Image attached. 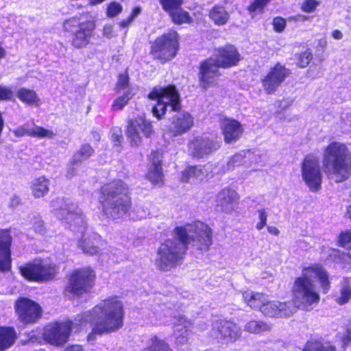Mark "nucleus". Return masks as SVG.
Listing matches in <instances>:
<instances>
[{
	"instance_id": "4468645a",
	"label": "nucleus",
	"mask_w": 351,
	"mask_h": 351,
	"mask_svg": "<svg viewBox=\"0 0 351 351\" xmlns=\"http://www.w3.org/2000/svg\"><path fill=\"white\" fill-rule=\"evenodd\" d=\"M302 178L312 191L321 189L322 175L319 158L312 154L306 155L301 163Z\"/></svg>"
},
{
	"instance_id": "c03bdc74",
	"label": "nucleus",
	"mask_w": 351,
	"mask_h": 351,
	"mask_svg": "<svg viewBox=\"0 0 351 351\" xmlns=\"http://www.w3.org/2000/svg\"><path fill=\"white\" fill-rule=\"evenodd\" d=\"M122 10V5L119 3L112 1L107 6L106 15L108 17L114 18L119 15Z\"/></svg>"
},
{
	"instance_id": "c756f323",
	"label": "nucleus",
	"mask_w": 351,
	"mask_h": 351,
	"mask_svg": "<svg viewBox=\"0 0 351 351\" xmlns=\"http://www.w3.org/2000/svg\"><path fill=\"white\" fill-rule=\"evenodd\" d=\"M17 339V334L12 326H0V351L12 347Z\"/></svg>"
},
{
	"instance_id": "680f3d73",
	"label": "nucleus",
	"mask_w": 351,
	"mask_h": 351,
	"mask_svg": "<svg viewBox=\"0 0 351 351\" xmlns=\"http://www.w3.org/2000/svg\"><path fill=\"white\" fill-rule=\"evenodd\" d=\"M332 36L335 38V39H337V40H340L343 37V34L342 33L338 30V29H335L334 31H332Z\"/></svg>"
},
{
	"instance_id": "0e129e2a",
	"label": "nucleus",
	"mask_w": 351,
	"mask_h": 351,
	"mask_svg": "<svg viewBox=\"0 0 351 351\" xmlns=\"http://www.w3.org/2000/svg\"><path fill=\"white\" fill-rule=\"evenodd\" d=\"M5 56V50L0 45V60Z\"/></svg>"
},
{
	"instance_id": "603ef678",
	"label": "nucleus",
	"mask_w": 351,
	"mask_h": 351,
	"mask_svg": "<svg viewBox=\"0 0 351 351\" xmlns=\"http://www.w3.org/2000/svg\"><path fill=\"white\" fill-rule=\"evenodd\" d=\"M112 139L114 142L121 143L123 139V135L121 130L119 128L114 131L112 134Z\"/></svg>"
},
{
	"instance_id": "20e7f679",
	"label": "nucleus",
	"mask_w": 351,
	"mask_h": 351,
	"mask_svg": "<svg viewBox=\"0 0 351 351\" xmlns=\"http://www.w3.org/2000/svg\"><path fill=\"white\" fill-rule=\"evenodd\" d=\"M214 56L215 58L209 57L202 60L198 66V84L204 90L218 86L221 76L219 69L235 67L242 59L238 49L231 44L215 49Z\"/></svg>"
},
{
	"instance_id": "c9c22d12",
	"label": "nucleus",
	"mask_w": 351,
	"mask_h": 351,
	"mask_svg": "<svg viewBox=\"0 0 351 351\" xmlns=\"http://www.w3.org/2000/svg\"><path fill=\"white\" fill-rule=\"evenodd\" d=\"M271 1V0H252L246 10L252 17H254L257 14H263Z\"/></svg>"
},
{
	"instance_id": "ddd939ff",
	"label": "nucleus",
	"mask_w": 351,
	"mask_h": 351,
	"mask_svg": "<svg viewBox=\"0 0 351 351\" xmlns=\"http://www.w3.org/2000/svg\"><path fill=\"white\" fill-rule=\"evenodd\" d=\"M73 326L71 320L51 322L44 328L43 338L51 345L62 346L68 341Z\"/></svg>"
},
{
	"instance_id": "3c124183",
	"label": "nucleus",
	"mask_w": 351,
	"mask_h": 351,
	"mask_svg": "<svg viewBox=\"0 0 351 351\" xmlns=\"http://www.w3.org/2000/svg\"><path fill=\"white\" fill-rule=\"evenodd\" d=\"M310 20V16L298 14L294 16L289 17V21L293 22H305Z\"/></svg>"
},
{
	"instance_id": "2eb2a0df",
	"label": "nucleus",
	"mask_w": 351,
	"mask_h": 351,
	"mask_svg": "<svg viewBox=\"0 0 351 351\" xmlns=\"http://www.w3.org/2000/svg\"><path fill=\"white\" fill-rule=\"evenodd\" d=\"M140 132L145 138H151L154 133L152 122L144 115L128 119L127 121L125 134L132 145L138 146L141 143Z\"/></svg>"
},
{
	"instance_id": "6e6d98bb",
	"label": "nucleus",
	"mask_w": 351,
	"mask_h": 351,
	"mask_svg": "<svg viewBox=\"0 0 351 351\" xmlns=\"http://www.w3.org/2000/svg\"><path fill=\"white\" fill-rule=\"evenodd\" d=\"M133 21L132 19L128 16L125 19H123L119 22V26L122 28L128 27Z\"/></svg>"
},
{
	"instance_id": "a878e982",
	"label": "nucleus",
	"mask_w": 351,
	"mask_h": 351,
	"mask_svg": "<svg viewBox=\"0 0 351 351\" xmlns=\"http://www.w3.org/2000/svg\"><path fill=\"white\" fill-rule=\"evenodd\" d=\"M14 134L16 137L28 136L38 138H51L55 136V134L52 130L45 129L43 127L38 125H36L32 129H29L25 125H21L14 130Z\"/></svg>"
},
{
	"instance_id": "69168bd1",
	"label": "nucleus",
	"mask_w": 351,
	"mask_h": 351,
	"mask_svg": "<svg viewBox=\"0 0 351 351\" xmlns=\"http://www.w3.org/2000/svg\"><path fill=\"white\" fill-rule=\"evenodd\" d=\"M346 215L351 220V204L349 205L347 208Z\"/></svg>"
},
{
	"instance_id": "49530a36",
	"label": "nucleus",
	"mask_w": 351,
	"mask_h": 351,
	"mask_svg": "<svg viewBox=\"0 0 351 351\" xmlns=\"http://www.w3.org/2000/svg\"><path fill=\"white\" fill-rule=\"evenodd\" d=\"M272 25L274 30L277 33H282L286 28V19L282 16H276L273 19Z\"/></svg>"
},
{
	"instance_id": "8fccbe9b",
	"label": "nucleus",
	"mask_w": 351,
	"mask_h": 351,
	"mask_svg": "<svg viewBox=\"0 0 351 351\" xmlns=\"http://www.w3.org/2000/svg\"><path fill=\"white\" fill-rule=\"evenodd\" d=\"M258 216L260 221L257 223L256 228L257 230H262L267 223V215L265 212V209H261L258 210Z\"/></svg>"
},
{
	"instance_id": "aec40b11",
	"label": "nucleus",
	"mask_w": 351,
	"mask_h": 351,
	"mask_svg": "<svg viewBox=\"0 0 351 351\" xmlns=\"http://www.w3.org/2000/svg\"><path fill=\"white\" fill-rule=\"evenodd\" d=\"M161 155L158 150L151 152V166L146 173V178L154 186H162L165 184V175L162 169Z\"/></svg>"
},
{
	"instance_id": "a19ab883",
	"label": "nucleus",
	"mask_w": 351,
	"mask_h": 351,
	"mask_svg": "<svg viewBox=\"0 0 351 351\" xmlns=\"http://www.w3.org/2000/svg\"><path fill=\"white\" fill-rule=\"evenodd\" d=\"M94 153L93 148L89 144H84L75 154L77 161H82L90 157Z\"/></svg>"
},
{
	"instance_id": "f257e3e1",
	"label": "nucleus",
	"mask_w": 351,
	"mask_h": 351,
	"mask_svg": "<svg viewBox=\"0 0 351 351\" xmlns=\"http://www.w3.org/2000/svg\"><path fill=\"white\" fill-rule=\"evenodd\" d=\"M173 233L174 239L164 240L156 250L155 265L160 271H169L180 266L191 242L201 252L208 251L213 243V230L199 221L176 226Z\"/></svg>"
},
{
	"instance_id": "cd10ccee",
	"label": "nucleus",
	"mask_w": 351,
	"mask_h": 351,
	"mask_svg": "<svg viewBox=\"0 0 351 351\" xmlns=\"http://www.w3.org/2000/svg\"><path fill=\"white\" fill-rule=\"evenodd\" d=\"M174 136L182 135L193 125V117L188 112L176 117L173 121Z\"/></svg>"
},
{
	"instance_id": "a211bd4d",
	"label": "nucleus",
	"mask_w": 351,
	"mask_h": 351,
	"mask_svg": "<svg viewBox=\"0 0 351 351\" xmlns=\"http://www.w3.org/2000/svg\"><path fill=\"white\" fill-rule=\"evenodd\" d=\"M11 230L0 229V271L7 273L12 266Z\"/></svg>"
},
{
	"instance_id": "e433bc0d",
	"label": "nucleus",
	"mask_w": 351,
	"mask_h": 351,
	"mask_svg": "<svg viewBox=\"0 0 351 351\" xmlns=\"http://www.w3.org/2000/svg\"><path fill=\"white\" fill-rule=\"evenodd\" d=\"M295 64L298 68L304 69L309 66L313 59V54L311 49L307 48L305 51L295 53Z\"/></svg>"
},
{
	"instance_id": "f3484780",
	"label": "nucleus",
	"mask_w": 351,
	"mask_h": 351,
	"mask_svg": "<svg viewBox=\"0 0 351 351\" xmlns=\"http://www.w3.org/2000/svg\"><path fill=\"white\" fill-rule=\"evenodd\" d=\"M162 10L168 14L173 23L177 25L191 24L193 19L182 9L184 0H158Z\"/></svg>"
},
{
	"instance_id": "052dcab7",
	"label": "nucleus",
	"mask_w": 351,
	"mask_h": 351,
	"mask_svg": "<svg viewBox=\"0 0 351 351\" xmlns=\"http://www.w3.org/2000/svg\"><path fill=\"white\" fill-rule=\"evenodd\" d=\"M267 231L271 234H274V235H278L279 233H280V231L279 230L275 227V226H268L267 227Z\"/></svg>"
},
{
	"instance_id": "39448f33",
	"label": "nucleus",
	"mask_w": 351,
	"mask_h": 351,
	"mask_svg": "<svg viewBox=\"0 0 351 351\" xmlns=\"http://www.w3.org/2000/svg\"><path fill=\"white\" fill-rule=\"evenodd\" d=\"M131 195L130 186L122 180L114 179L104 184L98 190L101 213L109 219L122 218L132 210Z\"/></svg>"
},
{
	"instance_id": "864d4df0",
	"label": "nucleus",
	"mask_w": 351,
	"mask_h": 351,
	"mask_svg": "<svg viewBox=\"0 0 351 351\" xmlns=\"http://www.w3.org/2000/svg\"><path fill=\"white\" fill-rule=\"evenodd\" d=\"M64 351H85L82 345L72 344L66 346Z\"/></svg>"
},
{
	"instance_id": "338daca9",
	"label": "nucleus",
	"mask_w": 351,
	"mask_h": 351,
	"mask_svg": "<svg viewBox=\"0 0 351 351\" xmlns=\"http://www.w3.org/2000/svg\"><path fill=\"white\" fill-rule=\"evenodd\" d=\"M106 30H108V31H109V33H110V32H111V27H110V26H105V27H104V34H106Z\"/></svg>"
},
{
	"instance_id": "2f4dec72",
	"label": "nucleus",
	"mask_w": 351,
	"mask_h": 351,
	"mask_svg": "<svg viewBox=\"0 0 351 351\" xmlns=\"http://www.w3.org/2000/svg\"><path fill=\"white\" fill-rule=\"evenodd\" d=\"M202 165H189L182 172L180 180L183 183H189L199 179L204 175Z\"/></svg>"
},
{
	"instance_id": "f03ea898",
	"label": "nucleus",
	"mask_w": 351,
	"mask_h": 351,
	"mask_svg": "<svg viewBox=\"0 0 351 351\" xmlns=\"http://www.w3.org/2000/svg\"><path fill=\"white\" fill-rule=\"evenodd\" d=\"M125 317L123 303L117 295H111L101 300L90 310L78 315L75 324L80 328L93 326L87 340L94 341L97 336L110 334L123 328Z\"/></svg>"
},
{
	"instance_id": "0eeeda50",
	"label": "nucleus",
	"mask_w": 351,
	"mask_h": 351,
	"mask_svg": "<svg viewBox=\"0 0 351 351\" xmlns=\"http://www.w3.org/2000/svg\"><path fill=\"white\" fill-rule=\"evenodd\" d=\"M149 55L152 60L165 64L176 58L180 49V36L175 29H169L149 42Z\"/></svg>"
},
{
	"instance_id": "4c0bfd02",
	"label": "nucleus",
	"mask_w": 351,
	"mask_h": 351,
	"mask_svg": "<svg viewBox=\"0 0 351 351\" xmlns=\"http://www.w3.org/2000/svg\"><path fill=\"white\" fill-rule=\"evenodd\" d=\"M143 351H173V350L165 340L154 336L152 338L151 344Z\"/></svg>"
},
{
	"instance_id": "7ed1b4c3",
	"label": "nucleus",
	"mask_w": 351,
	"mask_h": 351,
	"mask_svg": "<svg viewBox=\"0 0 351 351\" xmlns=\"http://www.w3.org/2000/svg\"><path fill=\"white\" fill-rule=\"evenodd\" d=\"M302 275L295 278L291 289V302L298 309L309 311L318 304L320 295L315 290L310 278L314 275L318 279L322 292L326 294L330 289L329 275L319 263L312 264L302 269Z\"/></svg>"
},
{
	"instance_id": "13d9d810",
	"label": "nucleus",
	"mask_w": 351,
	"mask_h": 351,
	"mask_svg": "<svg viewBox=\"0 0 351 351\" xmlns=\"http://www.w3.org/2000/svg\"><path fill=\"white\" fill-rule=\"evenodd\" d=\"M141 12V9L140 7H138V6L134 7L132 9V11L131 14L129 15V16L130 17V19H132L134 21V19L140 14Z\"/></svg>"
},
{
	"instance_id": "f704fd0d",
	"label": "nucleus",
	"mask_w": 351,
	"mask_h": 351,
	"mask_svg": "<svg viewBox=\"0 0 351 351\" xmlns=\"http://www.w3.org/2000/svg\"><path fill=\"white\" fill-rule=\"evenodd\" d=\"M244 329L250 333L259 334L270 330L271 328L263 321L253 319L250 320L245 324Z\"/></svg>"
},
{
	"instance_id": "de8ad7c7",
	"label": "nucleus",
	"mask_w": 351,
	"mask_h": 351,
	"mask_svg": "<svg viewBox=\"0 0 351 351\" xmlns=\"http://www.w3.org/2000/svg\"><path fill=\"white\" fill-rule=\"evenodd\" d=\"M14 99V92L11 88L0 85V101H11Z\"/></svg>"
},
{
	"instance_id": "473e14b6",
	"label": "nucleus",
	"mask_w": 351,
	"mask_h": 351,
	"mask_svg": "<svg viewBox=\"0 0 351 351\" xmlns=\"http://www.w3.org/2000/svg\"><path fill=\"white\" fill-rule=\"evenodd\" d=\"M16 96L23 104L28 106H38L39 98L35 90L27 88H21L17 90Z\"/></svg>"
},
{
	"instance_id": "b1692460",
	"label": "nucleus",
	"mask_w": 351,
	"mask_h": 351,
	"mask_svg": "<svg viewBox=\"0 0 351 351\" xmlns=\"http://www.w3.org/2000/svg\"><path fill=\"white\" fill-rule=\"evenodd\" d=\"M259 311L269 317H288L291 313L287 302L269 300L267 296Z\"/></svg>"
},
{
	"instance_id": "4d7b16f0",
	"label": "nucleus",
	"mask_w": 351,
	"mask_h": 351,
	"mask_svg": "<svg viewBox=\"0 0 351 351\" xmlns=\"http://www.w3.org/2000/svg\"><path fill=\"white\" fill-rule=\"evenodd\" d=\"M21 200L20 197L17 195H14L10 199V206L12 207H16L21 204Z\"/></svg>"
},
{
	"instance_id": "5701e85b",
	"label": "nucleus",
	"mask_w": 351,
	"mask_h": 351,
	"mask_svg": "<svg viewBox=\"0 0 351 351\" xmlns=\"http://www.w3.org/2000/svg\"><path fill=\"white\" fill-rule=\"evenodd\" d=\"M105 242L100 234L93 232L90 234H83L77 241V247L84 254L88 256H95L100 253L101 245Z\"/></svg>"
},
{
	"instance_id": "79ce46f5",
	"label": "nucleus",
	"mask_w": 351,
	"mask_h": 351,
	"mask_svg": "<svg viewBox=\"0 0 351 351\" xmlns=\"http://www.w3.org/2000/svg\"><path fill=\"white\" fill-rule=\"evenodd\" d=\"M319 5L320 2L318 0H304L300 8L302 12L309 14L315 12Z\"/></svg>"
},
{
	"instance_id": "c85d7f7f",
	"label": "nucleus",
	"mask_w": 351,
	"mask_h": 351,
	"mask_svg": "<svg viewBox=\"0 0 351 351\" xmlns=\"http://www.w3.org/2000/svg\"><path fill=\"white\" fill-rule=\"evenodd\" d=\"M267 295L262 292L252 291H245L242 293V298L244 303L252 309L260 311Z\"/></svg>"
},
{
	"instance_id": "09e8293b",
	"label": "nucleus",
	"mask_w": 351,
	"mask_h": 351,
	"mask_svg": "<svg viewBox=\"0 0 351 351\" xmlns=\"http://www.w3.org/2000/svg\"><path fill=\"white\" fill-rule=\"evenodd\" d=\"M129 75L128 71L125 70L124 73H119L118 75V80L116 86L120 89H124L128 86L129 84Z\"/></svg>"
},
{
	"instance_id": "dca6fc26",
	"label": "nucleus",
	"mask_w": 351,
	"mask_h": 351,
	"mask_svg": "<svg viewBox=\"0 0 351 351\" xmlns=\"http://www.w3.org/2000/svg\"><path fill=\"white\" fill-rule=\"evenodd\" d=\"M291 74V71L289 69L280 62L276 63L261 79L265 93L267 95L275 93Z\"/></svg>"
},
{
	"instance_id": "72a5a7b5",
	"label": "nucleus",
	"mask_w": 351,
	"mask_h": 351,
	"mask_svg": "<svg viewBox=\"0 0 351 351\" xmlns=\"http://www.w3.org/2000/svg\"><path fill=\"white\" fill-rule=\"evenodd\" d=\"M302 351H337L336 347L319 339H311L306 341Z\"/></svg>"
},
{
	"instance_id": "a18cd8bd",
	"label": "nucleus",
	"mask_w": 351,
	"mask_h": 351,
	"mask_svg": "<svg viewBox=\"0 0 351 351\" xmlns=\"http://www.w3.org/2000/svg\"><path fill=\"white\" fill-rule=\"evenodd\" d=\"M351 298V287L343 286L340 291V296L336 300L337 304L343 305L349 302Z\"/></svg>"
},
{
	"instance_id": "4be33fe9",
	"label": "nucleus",
	"mask_w": 351,
	"mask_h": 351,
	"mask_svg": "<svg viewBox=\"0 0 351 351\" xmlns=\"http://www.w3.org/2000/svg\"><path fill=\"white\" fill-rule=\"evenodd\" d=\"M221 133L226 143L237 141L243 133L241 123L234 119L224 118L221 121Z\"/></svg>"
},
{
	"instance_id": "6ab92c4d",
	"label": "nucleus",
	"mask_w": 351,
	"mask_h": 351,
	"mask_svg": "<svg viewBox=\"0 0 351 351\" xmlns=\"http://www.w3.org/2000/svg\"><path fill=\"white\" fill-rule=\"evenodd\" d=\"M219 145L208 138L196 137L189 143L190 156L201 159L217 150Z\"/></svg>"
},
{
	"instance_id": "412c9836",
	"label": "nucleus",
	"mask_w": 351,
	"mask_h": 351,
	"mask_svg": "<svg viewBox=\"0 0 351 351\" xmlns=\"http://www.w3.org/2000/svg\"><path fill=\"white\" fill-rule=\"evenodd\" d=\"M215 328L219 339L226 343L235 342L241 337V329L231 320L226 319L217 320Z\"/></svg>"
},
{
	"instance_id": "1a4fd4ad",
	"label": "nucleus",
	"mask_w": 351,
	"mask_h": 351,
	"mask_svg": "<svg viewBox=\"0 0 351 351\" xmlns=\"http://www.w3.org/2000/svg\"><path fill=\"white\" fill-rule=\"evenodd\" d=\"M63 29L71 32V45L76 49L86 48L91 43L97 27L96 19L89 16L82 20L77 16L71 17L63 21Z\"/></svg>"
},
{
	"instance_id": "58836bf2",
	"label": "nucleus",
	"mask_w": 351,
	"mask_h": 351,
	"mask_svg": "<svg viewBox=\"0 0 351 351\" xmlns=\"http://www.w3.org/2000/svg\"><path fill=\"white\" fill-rule=\"evenodd\" d=\"M337 246L351 250V229L341 231L336 241Z\"/></svg>"
},
{
	"instance_id": "9d476101",
	"label": "nucleus",
	"mask_w": 351,
	"mask_h": 351,
	"mask_svg": "<svg viewBox=\"0 0 351 351\" xmlns=\"http://www.w3.org/2000/svg\"><path fill=\"white\" fill-rule=\"evenodd\" d=\"M147 97L150 100L156 101L152 111L158 120L166 114L168 106L173 112H179L182 108L180 93L173 84L162 87L154 86Z\"/></svg>"
},
{
	"instance_id": "ea45409f",
	"label": "nucleus",
	"mask_w": 351,
	"mask_h": 351,
	"mask_svg": "<svg viewBox=\"0 0 351 351\" xmlns=\"http://www.w3.org/2000/svg\"><path fill=\"white\" fill-rule=\"evenodd\" d=\"M335 261L343 265L351 264V254L349 252H343L338 249H332Z\"/></svg>"
},
{
	"instance_id": "6e6552de",
	"label": "nucleus",
	"mask_w": 351,
	"mask_h": 351,
	"mask_svg": "<svg viewBox=\"0 0 351 351\" xmlns=\"http://www.w3.org/2000/svg\"><path fill=\"white\" fill-rule=\"evenodd\" d=\"M63 294L68 297H82L90 293L96 285L97 273L90 266L73 269L67 276Z\"/></svg>"
},
{
	"instance_id": "bb28decb",
	"label": "nucleus",
	"mask_w": 351,
	"mask_h": 351,
	"mask_svg": "<svg viewBox=\"0 0 351 351\" xmlns=\"http://www.w3.org/2000/svg\"><path fill=\"white\" fill-rule=\"evenodd\" d=\"M32 194L35 199L46 196L50 190V180L45 176L35 178L30 184Z\"/></svg>"
},
{
	"instance_id": "37998d69",
	"label": "nucleus",
	"mask_w": 351,
	"mask_h": 351,
	"mask_svg": "<svg viewBox=\"0 0 351 351\" xmlns=\"http://www.w3.org/2000/svg\"><path fill=\"white\" fill-rule=\"evenodd\" d=\"M130 99L129 92L123 93L121 96L118 97L114 100L111 106L112 110L114 111L122 110L128 104Z\"/></svg>"
},
{
	"instance_id": "f8f14e48",
	"label": "nucleus",
	"mask_w": 351,
	"mask_h": 351,
	"mask_svg": "<svg viewBox=\"0 0 351 351\" xmlns=\"http://www.w3.org/2000/svg\"><path fill=\"white\" fill-rule=\"evenodd\" d=\"M14 308L18 322L24 327L38 323L43 315L41 305L29 297H18L14 301Z\"/></svg>"
},
{
	"instance_id": "7c9ffc66",
	"label": "nucleus",
	"mask_w": 351,
	"mask_h": 351,
	"mask_svg": "<svg viewBox=\"0 0 351 351\" xmlns=\"http://www.w3.org/2000/svg\"><path fill=\"white\" fill-rule=\"evenodd\" d=\"M208 16L218 26L224 25L230 19V14L222 5H215L209 11Z\"/></svg>"
},
{
	"instance_id": "bf43d9fd",
	"label": "nucleus",
	"mask_w": 351,
	"mask_h": 351,
	"mask_svg": "<svg viewBox=\"0 0 351 351\" xmlns=\"http://www.w3.org/2000/svg\"><path fill=\"white\" fill-rule=\"evenodd\" d=\"M186 332H188L187 330H186ZM189 333L186 332V335L185 336L184 335H179L178 337H177V341L181 343V344H184V343H188V341H189Z\"/></svg>"
},
{
	"instance_id": "9b49d317",
	"label": "nucleus",
	"mask_w": 351,
	"mask_h": 351,
	"mask_svg": "<svg viewBox=\"0 0 351 351\" xmlns=\"http://www.w3.org/2000/svg\"><path fill=\"white\" fill-rule=\"evenodd\" d=\"M18 270L25 280L37 283L52 281L58 273V267L55 263L40 258L25 263L18 267Z\"/></svg>"
},
{
	"instance_id": "393cba45",
	"label": "nucleus",
	"mask_w": 351,
	"mask_h": 351,
	"mask_svg": "<svg viewBox=\"0 0 351 351\" xmlns=\"http://www.w3.org/2000/svg\"><path fill=\"white\" fill-rule=\"evenodd\" d=\"M239 194L234 189L227 186L218 193L217 206L221 208L222 212L230 213L234 210V206L239 204Z\"/></svg>"
},
{
	"instance_id": "e2e57ef3",
	"label": "nucleus",
	"mask_w": 351,
	"mask_h": 351,
	"mask_svg": "<svg viewBox=\"0 0 351 351\" xmlns=\"http://www.w3.org/2000/svg\"><path fill=\"white\" fill-rule=\"evenodd\" d=\"M91 135L93 136V138L95 141L99 142L100 141L101 138H100V135H99L98 132L93 130V131L91 132Z\"/></svg>"
},
{
	"instance_id": "423d86ee",
	"label": "nucleus",
	"mask_w": 351,
	"mask_h": 351,
	"mask_svg": "<svg viewBox=\"0 0 351 351\" xmlns=\"http://www.w3.org/2000/svg\"><path fill=\"white\" fill-rule=\"evenodd\" d=\"M322 169L328 179L337 183L348 180L351 176V153L341 142H330L323 149Z\"/></svg>"
},
{
	"instance_id": "5fc2aeb1",
	"label": "nucleus",
	"mask_w": 351,
	"mask_h": 351,
	"mask_svg": "<svg viewBox=\"0 0 351 351\" xmlns=\"http://www.w3.org/2000/svg\"><path fill=\"white\" fill-rule=\"evenodd\" d=\"M343 342L348 344L351 342V328H348L342 337Z\"/></svg>"
}]
</instances>
